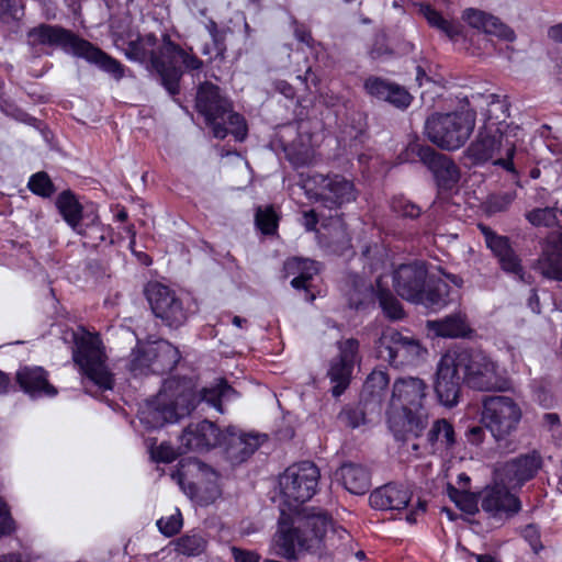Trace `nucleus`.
Segmentation results:
<instances>
[{
  "mask_svg": "<svg viewBox=\"0 0 562 562\" xmlns=\"http://www.w3.org/2000/svg\"><path fill=\"white\" fill-rule=\"evenodd\" d=\"M349 541V532L336 526L327 513L318 510L297 515L290 524L281 520L276 552L286 560H295L303 551L322 557L333 554Z\"/></svg>",
  "mask_w": 562,
  "mask_h": 562,
  "instance_id": "1",
  "label": "nucleus"
},
{
  "mask_svg": "<svg viewBox=\"0 0 562 562\" xmlns=\"http://www.w3.org/2000/svg\"><path fill=\"white\" fill-rule=\"evenodd\" d=\"M195 108L211 127L213 136L220 139L228 134L237 140L247 136V124L243 115L233 111L232 102L221 93L217 86L203 82L199 86Z\"/></svg>",
  "mask_w": 562,
  "mask_h": 562,
  "instance_id": "2",
  "label": "nucleus"
},
{
  "mask_svg": "<svg viewBox=\"0 0 562 562\" xmlns=\"http://www.w3.org/2000/svg\"><path fill=\"white\" fill-rule=\"evenodd\" d=\"M476 121L475 110L432 113L424 125L427 139L443 150L461 148L470 138Z\"/></svg>",
  "mask_w": 562,
  "mask_h": 562,
  "instance_id": "3",
  "label": "nucleus"
},
{
  "mask_svg": "<svg viewBox=\"0 0 562 562\" xmlns=\"http://www.w3.org/2000/svg\"><path fill=\"white\" fill-rule=\"evenodd\" d=\"M522 412L509 396L495 395L483 400L481 422L493 436L497 448L512 450V436L516 432Z\"/></svg>",
  "mask_w": 562,
  "mask_h": 562,
  "instance_id": "4",
  "label": "nucleus"
},
{
  "mask_svg": "<svg viewBox=\"0 0 562 562\" xmlns=\"http://www.w3.org/2000/svg\"><path fill=\"white\" fill-rule=\"evenodd\" d=\"M180 360L179 350L166 340L138 342L132 349L125 368L133 376L166 374Z\"/></svg>",
  "mask_w": 562,
  "mask_h": 562,
  "instance_id": "5",
  "label": "nucleus"
},
{
  "mask_svg": "<svg viewBox=\"0 0 562 562\" xmlns=\"http://www.w3.org/2000/svg\"><path fill=\"white\" fill-rule=\"evenodd\" d=\"M515 144L499 127L493 126L480 130L476 138L465 150L467 157L475 165L493 161V165L510 172H515Z\"/></svg>",
  "mask_w": 562,
  "mask_h": 562,
  "instance_id": "6",
  "label": "nucleus"
},
{
  "mask_svg": "<svg viewBox=\"0 0 562 562\" xmlns=\"http://www.w3.org/2000/svg\"><path fill=\"white\" fill-rule=\"evenodd\" d=\"M83 40L58 24L41 23L26 32V45L35 58L50 55L56 48L77 57Z\"/></svg>",
  "mask_w": 562,
  "mask_h": 562,
  "instance_id": "7",
  "label": "nucleus"
},
{
  "mask_svg": "<svg viewBox=\"0 0 562 562\" xmlns=\"http://www.w3.org/2000/svg\"><path fill=\"white\" fill-rule=\"evenodd\" d=\"M76 348L72 351L74 361L85 375L100 389L110 390L113 376L105 364V355L98 336L85 334L78 337L71 333Z\"/></svg>",
  "mask_w": 562,
  "mask_h": 562,
  "instance_id": "8",
  "label": "nucleus"
},
{
  "mask_svg": "<svg viewBox=\"0 0 562 562\" xmlns=\"http://www.w3.org/2000/svg\"><path fill=\"white\" fill-rule=\"evenodd\" d=\"M465 384L474 390L503 391L507 381L499 374L497 364L477 350L458 351Z\"/></svg>",
  "mask_w": 562,
  "mask_h": 562,
  "instance_id": "9",
  "label": "nucleus"
},
{
  "mask_svg": "<svg viewBox=\"0 0 562 562\" xmlns=\"http://www.w3.org/2000/svg\"><path fill=\"white\" fill-rule=\"evenodd\" d=\"M375 347L379 358L395 368L416 366L427 353L417 338L394 328L385 329Z\"/></svg>",
  "mask_w": 562,
  "mask_h": 562,
  "instance_id": "10",
  "label": "nucleus"
},
{
  "mask_svg": "<svg viewBox=\"0 0 562 562\" xmlns=\"http://www.w3.org/2000/svg\"><path fill=\"white\" fill-rule=\"evenodd\" d=\"M145 295L151 312L171 328L182 326L189 318V301L179 296L175 290L159 282L148 283Z\"/></svg>",
  "mask_w": 562,
  "mask_h": 562,
  "instance_id": "11",
  "label": "nucleus"
},
{
  "mask_svg": "<svg viewBox=\"0 0 562 562\" xmlns=\"http://www.w3.org/2000/svg\"><path fill=\"white\" fill-rule=\"evenodd\" d=\"M319 480L318 468L310 461L290 465L280 477V488L284 502L297 507L310 501L316 493Z\"/></svg>",
  "mask_w": 562,
  "mask_h": 562,
  "instance_id": "12",
  "label": "nucleus"
},
{
  "mask_svg": "<svg viewBox=\"0 0 562 562\" xmlns=\"http://www.w3.org/2000/svg\"><path fill=\"white\" fill-rule=\"evenodd\" d=\"M157 42L154 34L138 37L127 44L125 54L130 59L140 63L148 61L151 69L159 76L166 90H173L179 72L173 66H166V58L161 55V46L156 49Z\"/></svg>",
  "mask_w": 562,
  "mask_h": 562,
  "instance_id": "13",
  "label": "nucleus"
},
{
  "mask_svg": "<svg viewBox=\"0 0 562 562\" xmlns=\"http://www.w3.org/2000/svg\"><path fill=\"white\" fill-rule=\"evenodd\" d=\"M460 363L459 353L453 352L442 356L437 366L434 389L439 402L446 407L459 403L462 384L465 383Z\"/></svg>",
  "mask_w": 562,
  "mask_h": 562,
  "instance_id": "14",
  "label": "nucleus"
},
{
  "mask_svg": "<svg viewBox=\"0 0 562 562\" xmlns=\"http://www.w3.org/2000/svg\"><path fill=\"white\" fill-rule=\"evenodd\" d=\"M338 356L333 358L327 372L330 382L334 384L331 393L340 396L348 387L353 368L360 361L359 341L348 338L337 342Z\"/></svg>",
  "mask_w": 562,
  "mask_h": 562,
  "instance_id": "15",
  "label": "nucleus"
},
{
  "mask_svg": "<svg viewBox=\"0 0 562 562\" xmlns=\"http://www.w3.org/2000/svg\"><path fill=\"white\" fill-rule=\"evenodd\" d=\"M542 468V458L539 452L530 451L506 462L497 463L495 477L502 484L512 488H519L532 480Z\"/></svg>",
  "mask_w": 562,
  "mask_h": 562,
  "instance_id": "16",
  "label": "nucleus"
},
{
  "mask_svg": "<svg viewBox=\"0 0 562 562\" xmlns=\"http://www.w3.org/2000/svg\"><path fill=\"white\" fill-rule=\"evenodd\" d=\"M312 181L317 187L316 200L329 210L341 207L356 200L353 182L340 175H315Z\"/></svg>",
  "mask_w": 562,
  "mask_h": 562,
  "instance_id": "17",
  "label": "nucleus"
},
{
  "mask_svg": "<svg viewBox=\"0 0 562 562\" xmlns=\"http://www.w3.org/2000/svg\"><path fill=\"white\" fill-rule=\"evenodd\" d=\"M411 150L416 153L420 161L434 173L439 188L452 189L460 179V170L447 155L436 151L430 146L414 144Z\"/></svg>",
  "mask_w": 562,
  "mask_h": 562,
  "instance_id": "18",
  "label": "nucleus"
},
{
  "mask_svg": "<svg viewBox=\"0 0 562 562\" xmlns=\"http://www.w3.org/2000/svg\"><path fill=\"white\" fill-rule=\"evenodd\" d=\"M267 438L265 434L243 432L235 427H227L222 443L226 446L227 460L236 465L247 461L267 441Z\"/></svg>",
  "mask_w": 562,
  "mask_h": 562,
  "instance_id": "19",
  "label": "nucleus"
},
{
  "mask_svg": "<svg viewBox=\"0 0 562 562\" xmlns=\"http://www.w3.org/2000/svg\"><path fill=\"white\" fill-rule=\"evenodd\" d=\"M428 279L424 262L401 265L393 273V288L403 300L414 303L420 297Z\"/></svg>",
  "mask_w": 562,
  "mask_h": 562,
  "instance_id": "20",
  "label": "nucleus"
},
{
  "mask_svg": "<svg viewBox=\"0 0 562 562\" xmlns=\"http://www.w3.org/2000/svg\"><path fill=\"white\" fill-rule=\"evenodd\" d=\"M225 431H221L217 426L210 420H201L198 423L189 424L182 435L180 436L181 447L180 452L186 451H207L218 445Z\"/></svg>",
  "mask_w": 562,
  "mask_h": 562,
  "instance_id": "21",
  "label": "nucleus"
},
{
  "mask_svg": "<svg viewBox=\"0 0 562 562\" xmlns=\"http://www.w3.org/2000/svg\"><path fill=\"white\" fill-rule=\"evenodd\" d=\"M427 395V384L419 378H400L393 384L391 407L398 409H425L424 401Z\"/></svg>",
  "mask_w": 562,
  "mask_h": 562,
  "instance_id": "22",
  "label": "nucleus"
},
{
  "mask_svg": "<svg viewBox=\"0 0 562 562\" xmlns=\"http://www.w3.org/2000/svg\"><path fill=\"white\" fill-rule=\"evenodd\" d=\"M428 424L429 416L425 409H393L389 416L390 429L398 441L418 438Z\"/></svg>",
  "mask_w": 562,
  "mask_h": 562,
  "instance_id": "23",
  "label": "nucleus"
},
{
  "mask_svg": "<svg viewBox=\"0 0 562 562\" xmlns=\"http://www.w3.org/2000/svg\"><path fill=\"white\" fill-rule=\"evenodd\" d=\"M499 481L480 492L481 507L493 517L512 516L520 510L519 499Z\"/></svg>",
  "mask_w": 562,
  "mask_h": 562,
  "instance_id": "24",
  "label": "nucleus"
},
{
  "mask_svg": "<svg viewBox=\"0 0 562 562\" xmlns=\"http://www.w3.org/2000/svg\"><path fill=\"white\" fill-rule=\"evenodd\" d=\"M411 497L412 494L406 487L389 483L373 491L369 502L375 509L401 510L407 507Z\"/></svg>",
  "mask_w": 562,
  "mask_h": 562,
  "instance_id": "25",
  "label": "nucleus"
},
{
  "mask_svg": "<svg viewBox=\"0 0 562 562\" xmlns=\"http://www.w3.org/2000/svg\"><path fill=\"white\" fill-rule=\"evenodd\" d=\"M462 19L474 29L485 34L497 36L505 41H514V31L504 24L498 18L476 9H467L462 14Z\"/></svg>",
  "mask_w": 562,
  "mask_h": 562,
  "instance_id": "26",
  "label": "nucleus"
},
{
  "mask_svg": "<svg viewBox=\"0 0 562 562\" xmlns=\"http://www.w3.org/2000/svg\"><path fill=\"white\" fill-rule=\"evenodd\" d=\"M161 55L166 58V66H173L179 72V76L175 82V89L167 90L172 95L179 93V81L182 77V69L178 65L179 63H181L187 70H199L203 66V61L200 58L172 43L168 36L164 37Z\"/></svg>",
  "mask_w": 562,
  "mask_h": 562,
  "instance_id": "27",
  "label": "nucleus"
},
{
  "mask_svg": "<svg viewBox=\"0 0 562 562\" xmlns=\"http://www.w3.org/2000/svg\"><path fill=\"white\" fill-rule=\"evenodd\" d=\"M16 381L21 389L31 395L37 396H54L57 394L55 386L49 384L46 371L41 367L23 368L16 373Z\"/></svg>",
  "mask_w": 562,
  "mask_h": 562,
  "instance_id": "28",
  "label": "nucleus"
},
{
  "mask_svg": "<svg viewBox=\"0 0 562 562\" xmlns=\"http://www.w3.org/2000/svg\"><path fill=\"white\" fill-rule=\"evenodd\" d=\"M376 289L359 276H350L346 281L345 295L350 308L363 310L373 303Z\"/></svg>",
  "mask_w": 562,
  "mask_h": 562,
  "instance_id": "29",
  "label": "nucleus"
},
{
  "mask_svg": "<svg viewBox=\"0 0 562 562\" xmlns=\"http://www.w3.org/2000/svg\"><path fill=\"white\" fill-rule=\"evenodd\" d=\"M344 487L352 494L362 495L371 486L369 471L361 464L353 462L345 463L336 472Z\"/></svg>",
  "mask_w": 562,
  "mask_h": 562,
  "instance_id": "30",
  "label": "nucleus"
},
{
  "mask_svg": "<svg viewBox=\"0 0 562 562\" xmlns=\"http://www.w3.org/2000/svg\"><path fill=\"white\" fill-rule=\"evenodd\" d=\"M317 271L318 268L315 261L299 257L290 258L285 260L283 265V277L288 278L294 276L291 285L297 290H306L308 288V281Z\"/></svg>",
  "mask_w": 562,
  "mask_h": 562,
  "instance_id": "31",
  "label": "nucleus"
},
{
  "mask_svg": "<svg viewBox=\"0 0 562 562\" xmlns=\"http://www.w3.org/2000/svg\"><path fill=\"white\" fill-rule=\"evenodd\" d=\"M77 57L98 65L102 70L112 75L116 80L124 76V68L120 61L112 58L87 40H83L82 48H80Z\"/></svg>",
  "mask_w": 562,
  "mask_h": 562,
  "instance_id": "32",
  "label": "nucleus"
},
{
  "mask_svg": "<svg viewBox=\"0 0 562 562\" xmlns=\"http://www.w3.org/2000/svg\"><path fill=\"white\" fill-rule=\"evenodd\" d=\"M173 384H177V392L171 394L175 398L167 403V405L169 409L175 411V418L178 420L189 415L195 408L199 401L188 383L180 385L179 382L173 380L166 381L164 384L165 392L172 390Z\"/></svg>",
  "mask_w": 562,
  "mask_h": 562,
  "instance_id": "33",
  "label": "nucleus"
},
{
  "mask_svg": "<svg viewBox=\"0 0 562 562\" xmlns=\"http://www.w3.org/2000/svg\"><path fill=\"white\" fill-rule=\"evenodd\" d=\"M390 379L384 371H372L367 378L360 398L371 405V412H379Z\"/></svg>",
  "mask_w": 562,
  "mask_h": 562,
  "instance_id": "34",
  "label": "nucleus"
},
{
  "mask_svg": "<svg viewBox=\"0 0 562 562\" xmlns=\"http://www.w3.org/2000/svg\"><path fill=\"white\" fill-rule=\"evenodd\" d=\"M139 420L147 428H158L166 423L177 422L175 411L169 409L167 403L161 398L150 401L139 411Z\"/></svg>",
  "mask_w": 562,
  "mask_h": 562,
  "instance_id": "35",
  "label": "nucleus"
},
{
  "mask_svg": "<svg viewBox=\"0 0 562 562\" xmlns=\"http://www.w3.org/2000/svg\"><path fill=\"white\" fill-rule=\"evenodd\" d=\"M449 285L441 279L429 277L426 286L422 290L420 297L414 303L422 304L427 308L440 310L448 304Z\"/></svg>",
  "mask_w": 562,
  "mask_h": 562,
  "instance_id": "36",
  "label": "nucleus"
},
{
  "mask_svg": "<svg viewBox=\"0 0 562 562\" xmlns=\"http://www.w3.org/2000/svg\"><path fill=\"white\" fill-rule=\"evenodd\" d=\"M428 327L438 336L448 338L465 337L471 331L465 316L461 313L438 321H429Z\"/></svg>",
  "mask_w": 562,
  "mask_h": 562,
  "instance_id": "37",
  "label": "nucleus"
},
{
  "mask_svg": "<svg viewBox=\"0 0 562 562\" xmlns=\"http://www.w3.org/2000/svg\"><path fill=\"white\" fill-rule=\"evenodd\" d=\"M57 209L64 220L79 234L89 236L87 229H82L80 220L82 207L70 191H64L56 201Z\"/></svg>",
  "mask_w": 562,
  "mask_h": 562,
  "instance_id": "38",
  "label": "nucleus"
},
{
  "mask_svg": "<svg viewBox=\"0 0 562 562\" xmlns=\"http://www.w3.org/2000/svg\"><path fill=\"white\" fill-rule=\"evenodd\" d=\"M427 441L431 447L452 449L457 443L453 426L445 418L437 419L427 434Z\"/></svg>",
  "mask_w": 562,
  "mask_h": 562,
  "instance_id": "39",
  "label": "nucleus"
},
{
  "mask_svg": "<svg viewBox=\"0 0 562 562\" xmlns=\"http://www.w3.org/2000/svg\"><path fill=\"white\" fill-rule=\"evenodd\" d=\"M419 11L431 27L439 30L450 40L461 34V25L459 23L445 19L429 4H422Z\"/></svg>",
  "mask_w": 562,
  "mask_h": 562,
  "instance_id": "40",
  "label": "nucleus"
},
{
  "mask_svg": "<svg viewBox=\"0 0 562 562\" xmlns=\"http://www.w3.org/2000/svg\"><path fill=\"white\" fill-rule=\"evenodd\" d=\"M375 297L386 317L393 321L402 319L404 317V310L401 302L394 294L386 288L381 285L380 280L376 281Z\"/></svg>",
  "mask_w": 562,
  "mask_h": 562,
  "instance_id": "41",
  "label": "nucleus"
},
{
  "mask_svg": "<svg viewBox=\"0 0 562 562\" xmlns=\"http://www.w3.org/2000/svg\"><path fill=\"white\" fill-rule=\"evenodd\" d=\"M234 394L235 391L226 383V381L221 380L215 385L203 387L200 391L198 401H204L215 407L220 413H223L222 401L229 400Z\"/></svg>",
  "mask_w": 562,
  "mask_h": 562,
  "instance_id": "42",
  "label": "nucleus"
},
{
  "mask_svg": "<svg viewBox=\"0 0 562 562\" xmlns=\"http://www.w3.org/2000/svg\"><path fill=\"white\" fill-rule=\"evenodd\" d=\"M371 405L366 404L360 398V403L356 406H346L338 415L341 424L350 428H357L367 423L368 414H372Z\"/></svg>",
  "mask_w": 562,
  "mask_h": 562,
  "instance_id": "43",
  "label": "nucleus"
},
{
  "mask_svg": "<svg viewBox=\"0 0 562 562\" xmlns=\"http://www.w3.org/2000/svg\"><path fill=\"white\" fill-rule=\"evenodd\" d=\"M526 218L533 226H561L562 211L554 207L533 209L526 214Z\"/></svg>",
  "mask_w": 562,
  "mask_h": 562,
  "instance_id": "44",
  "label": "nucleus"
},
{
  "mask_svg": "<svg viewBox=\"0 0 562 562\" xmlns=\"http://www.w3.org/2000/svg\"><path fill=\"white\" fill-rule=\"evenodd\" d=\"M206 540L200 533H188L176 541V551L187 557H196L204 552Z\"/></svg>",
  "mask_w": 562,
  "mask_h": 562,
  "instance_id": "45",
  "label": "nucleus"
},
{
  "mask_svg": "<svg viewBox=\"0 0 562 562\" xmlns=\"http://www.w3.org/2000/svg\"><path fill=\"white\" fill-rule=\"evenodd\" d=\"M27 188L36 195L49 198L56 191L54 183L45 171L34 173L27 183Z\"/></svg>",
  "mask_w": 562,
  "mask_h": 562,
  "instance_id": "46",
  "label": "nucleus"
},
{
  "mask_svg": "<svg viewBox=\"0 0 562 562\" xmlns=\"http://www.w3.org/2000/svg\"><path fill=\"white\" fill-rule=\"evenodd\" d=\"M392 83L386 79L371 76L364 80L363 88L369 95L385 101L386 97H390Z\"/></svg>",
  "mask_w": 562,
  "mask_h": 562,
  "instance_id": "47",
  "label": "nucleus"
},
{
  "mask_svg": "<svg viewBox=\"0 0 562 562\" xmlns=\"http://www.w3.org/2000/svg\"><path fill=\"white\" fill-rule=\"evenodd\" d=\"M255 222L257 227L266 235L273 234L278 227V217L272 207H258Z\"/></svg>",
  "mask_w": 562,
  "mask_h": 562,
  "instance_id": "48",
  "label": "nucleus"
},
{
  "mask_svg": "<svg viewBox=\"0 0 562 562\" xmlns=\"http://www.w3.org/2000/svg\"><path fill=\"white\" fill-rule=\"evenodd\" d=\"M392 210L402 217L416 218L420 215V207L404 196H394L391 201Z\"/></svg>",
  "mask_w": 562,
  "mask_h": 562,
  "instance_id": "49",
  "label": "nucleus"
},
{
  "mask_svg": "<svg viewBox=\"0 0 562 562\" xmlns=\"http://www.w3.org/2000/svg\"><path fill=\"white\" fill-rule=\"evenodd\" d=\"M514 201V194L509 192L490 195L485 202V211L488 214L504 212Z\"/></svg>",
  "mask_w": 562,
  "mask_h": 562,
  "instance_id": "50",
  "label": "nucleus"
},
{
  "mask_svg": "<svg viewBox=\"0 0 562 562\" xmlns=\"http://www.w3.org/2000/svg\"><path fill=\"white\" fill-rule=\"evenodd\" d=\"M390 97H386V102L398 109H406L409 106L413 97L411 93L402 86L397 83H392V89L389 92Z\"/></svg>",
  "mask_w": 562,
  "mask_h": 562,
  "instance_id": "51",
  "label": "nucleus"
},
{
  "mask_svg": "<svg viewBox=\"0 0 562 562\" xmlns=\"http://www.w3.org/2000/svg\"><path fill=\"white\" fill-rule=\"evenodd\" d=\"M157 527L167 537H172L178 533L182 527L181 515L178 513L177 515H172L167 519L160 518L157 521Z\"/></svg>",
  "mask_w": 562,
  "mask_h": 562,
  "instance_id": "52",
  "label": "nucleus"
},
{
  "mask_svg": "<svg viewBox=\"0 0 562 562\" xmlns=\"http://www.w3.org/2000/svg\"><path fill=\"white\" fill-rule=\"evenodd\" d=\"M209 32H210V35L212 37V45H213V48H214V52H215L214 58L223 59L225 50H226V46H225V43H224L225 34L217 30V26H216L215 22H211L210 23Z\"/></svg>",
  "mask_w": 562,
  "mask_h": 562,
  "instance_id": "53",
  "label": "nucleus"
},
{
  "mask_svg": "<svg viewBox=\"0 0 562 562\" xmlns=\"http://www.w3.org/2000/svg\"><path fill=\"white\" fill-rule=\"evenodd\" d=\"M498 260L505 271L517 274L520 279H522V268L520 266V260L515 255L513 249L499 257Z\"/></svg>",
  "mask_w": 562,
  "mask_h": 562,
  "instance_id": "54",
  "label": "nucleus"
},
{
  "mask_svg": "<svg viewBox=\"0 0 562 562\" xmlns=\"http://www.w3.org/2000/svg\"><path fill=\"white\" fill-rule=\"evenodd\" d=\"M480 494L475 495L468 490L463 493L457 506L467 514L474 515L479 512Z\"/></svg>",
  "mask_w": 562,
  "mask_h": 562,
  "instance_id": "55",
  "label": "nucleus"
},
{
  "mask_svg": "<svg viewBox=\"0 0 562 562\" xmlns=\"http://www.w3.org/2000/svg\"><path fill=\"white\" fill-rule=\"evenodd\" d=\"M487 246L498 258L512 249L508 244V239L498 235L487 236Z\"/></svg>",
  "mask_w": 562,
  "mask_h": 562,
  "instance_id": "56",
  "label": "nucleus"
},
{
  "mask_svg": "<svg viewBox=\"0 0 562 562\" xmlns=\"http://www.w3.org/2000/svg\"><path fill=\"white\" fill-rule=\"evenodd\" d=\"M0 7L13 20H20L24 14L22 4L16 0H1Z\"/></svg>",
  "mask_w": 562,
  "mask_h": 562,
  "instance_id": "57",
  "label": "nucleus"
},
{
  "mask_svg": "<svg viewBox=\"0 0 562 562\" xmlns=\"http://www.w3.org/2000/svg\"><path fill=\"white\" fill-rule=\"evenodd\" d=\"M235 562H259L260 555L251 550H245L237 547L231 548Z\"/></svg>",
  "mask_w": 562,
  "mask_h": 562,
  "instance_id": "58",
  "label": "nucleus"
},
{
  "mask_svg": "<svg viewBox=\"0 0 562 562\" xmlns=\"http://www.w3.org/2000/svg\"><path fill=\"white\" fill-rule=\"evenodd\" d=\"M524 538L530 543L535 552H538L542 546L540 543V535L535 525H528L522 530Z\"/></svg>",
  "mask_w": 562,
  "mask_h": 562,
  "instance_id": "59",
  "label": "nucleus"
},
{
  "mask_svg": "<svg viewBox=\"0 0 562 562\" xmlns=\"http://www.w3.org/2000/svg\"><path fill=\"white\" fill-rule=\"evenodd\" d=\"M13 520L5 504L0 501V536L10 533L13 530Z\"/></svg>",
  "mask_w": 562,
  "mask_h": 562,
  "instance_id": "60",
  "label": "nucleus"
},
{
  "mask_svg": "<svg viewBox=\"0 0 562 562\" xmlns=\"http://www.w3.org/2000/svg\"><path fill=\"white\" fill-rule=\"evenodd\" d=\"M484 428L481 426L470 427L467 431V439L472 445H480L484 439Z\"/></svg>",
  "mask_w": 562,
  "mask_h": 562,
  "instance_id": "61",
  "label": "nucleus"
},
{
  "mask_svg": "<svg viewBox=\"0 0 562 562\" xmlns=\"http://www.w3.org/2000/svg\"><path fill=\"white\" fill-rule=\"evenodd\" d=\"M318 223V215L314 210L305 211L303 213V225L308 232L316 231V225Z\"/></svg>",
  "mask_w": 562,
  "mask_h": 562,
  "instance_id": "62",
  "label": "nucleus"
},
{
  "mask_svg": "<svg viewBox=\"0 0 562 562\" xmlns=\"http://www.w3.org/2000/svg\"><path fill=\"white\" fill-rule=\"evenodd\" d=\"M0 109L8 115L20 117L24 113L18 109L12 102L0 95Z\"/></svg>",
  "mask_w": 562,
  "mask_h": 562,
  "instance_id": "63",
  "label": "nucleus"
},
{
  "mask_svg": "<svg viewBox=\"0 0 562 562\" xmlns=\"http://www.w3.org/2000/svg\"><path fill=\"white\" fill-rule=\"evenodd\" d=\"M276 90L279 91L281 94H283L288 99H293L295 95L294 88L284 80H278L274 83Z\"/></svg>",
  "mask_w": 562,
  "mask_h": 562,
  "instance_id": "64",
  "label": "nucleus"
}]
</instances>
